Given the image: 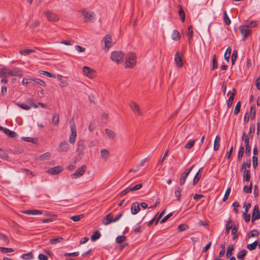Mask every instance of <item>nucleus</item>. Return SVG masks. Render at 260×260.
I'll list each match as a JSON object with an SVG mask.
<instances>
[{
    "label": "nucleus",
    "mask_w": 260,
    "mask_h": 260,
    "mask_svg": "<svg viewBox=\"0 0 260 260\" xmlns=\"http://www.w3.org/2000/svg\"><path fill=\"white\" fill-rule=\"evenodd\" d=\"M136 63V56L134 53H131L125 58V62L124 67L128 68H133Z\"/></svg>",
    "instance_id": "obj_1"
},
{
    "label": "nucleus",
    "mask_w": 260,
    "mask_h": 260,
    "mask_svg": "<svg viewBox=\"0 0 260 260\" xmlns=\"http://www.w3.org/2000/svg\"><path fill=\"white\" fill-rule=\"evenodd\" d=\"M124 54L120 51H115L111 53V59L116 63L122 62L123 59Z\"/></svg>",
    "instance_id": "obj_2"
},
{
    "label": "nucleus",
    "mask_w": 260,
    "mask_h": 260,
    "mask_svg": "<svg viewBox=\"0 0 260 260\" xmlns=\"http://www.w3.org/2000/svg\"><path fill=\"white\" fill-rule=\"evenodd\" d=\"M47 20L51 22H55L59 20V16L52 11H47L44 13Z\"/></svg>",
    "instance_id": "obj_3"
},
{
    "label": "nucleus",
    "mask_w": 260,
    "mask_h": 260,
    "mask_svg": "<svg viewBox=\"0 0 260 260\" xmlns=\"http://www.w3.org/2000/svg\"><path fill=\"white\" fill-rule=\"evenodd\" d=\"M82 13L84 17L85 21L92 22L94 20L95 14L93 12L83 9L82 10Z\"/></svg>",
    "instance_id": "obj_4"
},
{
    "label": "nucleus",
    "mask_w": 260,
    "mask_h": 260,
    "mask_svg": "<svg viewBox=\"0 0 260 260\" xmlns=\"http://www.w3.org/2000/svg\"><path fill=\"white\" fill-rule=\"evenodd\" d=\"M84 149V141L83 140H80L77 143L76 151L78 152V157L81 158L83 156V150Z\"/></svg>",
    "instance_id": "obj_5"
},
{
    "label": "nucleus",
    "mask_w": 260,
    "mask_h": 260,
    "mask_svg": "<svg viewBox=\"0 0 260 260\" xmlns=\"http://www.w3.org/2000/svg\"><path fill=\"white\" fill-rule=\"evenodd\" d=\"M194 165H192L190 168L186 169L184 172H183L179 179V184L180 185H183L185 182L186 179L192 170Z\"/></svg>",
    "instance_id": "obj_6"
},
{
    "label": "nucleus",
    "mask_w": 260,
    "mask_h": 260,
    "mask_svg": "<svg viewBox=\"0 0 260 260\" xmlns=\"http://www.w3.org/2000/svg\"><path fill=\"white\" fill-rule=\"evenodd\" d=\"M71 134L69 138V142L72 144H74L77 136L76 129L74 122L71 125Z\"/></svg>",
    "instance_id": "obj_7"
},
{
    "label": "nucleus",
    "mask_w": 260,
    "mask_h": 260,
    "mask_svg": "<svg viewBox=\"0 0 260 260\" xmlns=\"http://www.w3.org/2000/svg\"><path fill=\"white\" fill-rule=\"evenodd\" d=\"M83 72L84 75L89 78H92L95 76V71L89 67H84L83 68Z\"/></svg>",
    "instance_id": "obj_8"
},
{
    "label": "nucleus",
    "mask_w": 260,
    "mask_h": 260,
    "mask_svg": "<svg viewBox=\"0 0 260 260\" xmlns=\"http://www.w3.org/2000/svg\"><path fill=\"white\" fill-rule=\"evenodd\" d=\"M105 47L107 49V51H109V48L113 45L112 37L110 35H107L103 39Z\"/></svg>",
    "instance_id": "obj_9"
},
{
    "label": "nucleus",
    "mask_w": 260,
    "mask_h": 260,
    "mask_svg": "<svg viewBox=\"0 0 260 260\" xmlns=\"http://www.w3.org/2000/svg\"><path fill=\"white\" fill-rule=\"evenodd\" d=\"M86 169L85 165L82 166L74 174L71 175L72 178H77L82 176Z\"/></svg>",
    "instance_id": "obj_10"
},
{
    "label": "nucleus",
    "mask_w": 260,
    "mask_h": 260,
    "mask_svg": "<svg viewBox=\"0 0 260 260\" xmlns=\"http://www.w3.org/2000/svg\"><path fill=\"white\" fill-rule=\"evenodd\" d=\"M239 30L244 38H247L251 32V30L247 25H243L239 26Z\"/></svg>",
    "instance_id": "obj_11"
},
{
    "label": "nucleus",
    "mask_w": 260,
    "mask_h": 260,
    "mask_svg": "<svg viewBox=\"0 0 260 260\" xmlns=\"http://www.w3.org/2000/svg\"><path fill=\"white\" fill-rule=\"evenodd\" d=\"M241 170L243 173V180L244 181H249L250 178V171L246 170L245 164L242 165Z\"/></svg>",
    "instance_id": "obj_12"
},
{
    "label": "nucleus",
    "mask_w": 260,
    "mask_h": 260,
    "mask_svg": "<svg viewBox=\"0 0 260 260\" xmlns=\"http://www.w3.org/2000/svg\"><path fill=\"white\" fill-rule=\"evenodd\" d=\"M129 107L135 115L138 116H141L142 115V112L140 110V107L136 103L133 102H131L129 103Z\"/></svg>",
    "instance_id": "obj_13"
},
{
    "label": "nucleus",
    "mask_w": 260,
    "mask_h": 260,
    "mask_svg": "<svg viewBox=\"0 0 260 260\" xmlns=\"http://www.w3.org/2000/svg\"><path fill=\"white\" fill-rule=\"evenodd\" d=\"M69 148V146L67 141H64L60 143L57 151L59 152H67Z\"/></svg>",
    "instance_id": "obj_14"
},
{
    "label": "nucleus",
    "mask_w": 260,
    "mask_h": 260,
    "mask_svg": "<svg viewBox=\"0 0 260 260\" xmlns=\"http://www.w3.org/2000/svg\"><path fill=\"white\" fill-rule=\"evenodd\" d=\"M7 74L9 76H22L20 69L17 68L10 71L7 70Z\"/></svg>",
    "instance_id": "obj_15"
},
{
    "label": "nucleus",
    "mask_w": 260,
    "mask_h": 260,
    "mask_svg": "<svg viewBox=\"0 0 260 260\" xmlns=\"http://www.w3.org/2000/svg\"><path fill=\"white\" fill-rule=\"evenodd\" d=\"M63 168L62 167L56 166L48 170L47 172L52 175H56L61 172Z\"/></svg>",
    "instance_id": "obj_16"
},
{
    "label": "nucleus",
    "mask_w": 260,
    "mask_h": 260,
    "mask_svg": "<svg viewBox=\"0 0 260 260\" xmlns=\"http://www.w3.org/2000/svg\"><path fill=\"white\" fill-rule=\"evenodd\" d=\"M176 65L178 68H181L183 66V61L180 56L179 52L178 51L176 53L174 58Z\"/></svg>",
    "instance_id": "obj_17"
},
{
    "label": "nucleus",
    "mask_w": 260,
    "mask_h": 260,
    "mask_svg": "<svg viewBox=\"0 0 260 260\" xmlns=\"http://www.w3.org/2000/svg\"><path fill=\"white\" fill-rule=\"evenodd\" d=\"M111 222H113V218H112V214L111 213L107 214L105 217H104L102 220V223L105 225H107L111 223Z\"/></svg>",
    "instance_id": "obj_18"
},
{
    "label": "nucleus",
    "mask_w": 260,
    "mask_h": 260,
    "mask_svg": "<svg viewBox=\"0 0 260 260\" xmlns=\"http://www.w3.org/2000/svg\"><path fill=\"white\" fill-rule=\"evenodd\" d=\"M236 91L235 88H233L232 89V92L231 95L229 97L228 101H227V107L228 108H230L233 103V101L234 99V97L236 95Z\"/></svg>",
    "instance_id": "obj_19"
},
{
    "label": "nucleus",
    "mask_w": 260,
    "mask_h": 260,
    "mask_svg": "<svg viewBox=\"0 0 260 260\" xmlns=\"http://www.w3.org/2000/svg\"><path fill=\"white\" fill-rule=\"evenodd\" d=\"M140 210V205L138 203L135 202L132 205L131 210L133 214H136Z\"/></svg>",
    "instance_id": "obj_20"
},
{
    "label": "nucleus",
    "mask_w": 260,
    "mask_h": 260,
    "mask_svg": "<svg viewBox=\"0 0 260 260\" xmlns=\"http://www.w3.org/2000/svg\"><path fill=\"white\" fill-rule=\"evenodd\" d=\"M0 130L4 131V132L10 137L14 138L17 136L15 132L12 131L7 128L2 127V129H0Z\"/></svg>",
    "instance_id": "obj_21"
},
{
    "label": "nucleus",
    "mask_w": 260,
    "mask_h": 260,
    "mask_svg": "<svg viewBox=\"0 0 260 260\" xmlns=\"http://www.w3.org/2000/svg\"><path fill=\"white\" fill-rule=\"evenodd\" d=\"M110 155L109 151L107 149H102L101 150V157L102 159L107 160Z\"/></svg>",
    "instance_id": "obj_22"
},
{
    "label": "nucleus",
    "mask_w": 260,
    "mask_h": 260,
    "mask_svg": "<svg viewBox=\"0 0 260 260\" xmlns=\"http://www.w3.org/2000/svg\"><path fill=\"white\" fill-rule=\"evenodd\" d=\"M220 137L219 136H216L214 140L213 149L216 151L219 149L220 147Z\"/></svg>",
    "instance_id": "obj_23"
},
{
    "label": "nucleus",
    "mask_w": 260,
    "mask_h": 260,
    "mask_svg": "<svg viewBox=\"0 0 260 260\" xmlns=\"http://www.w3.org/2000/svg\"><path fill=\"white\" fill-rule=\"evenodd\" d=\"M181 38V36L179 31L177 30H174L172 34V39L173 40H179Z\"/></svg>",
    "instance_id": "obj_24"
},
{
    "label": "nucleus",
    "mask_w": 260,
    "mask_h": 260,
    "mask_svg": "<svg viewBox=\"0 0 260 260\" xmlns=\"http://www.w3.org/2000/svg\"><path fill=\"white\" fill-rule=\"evenodd\" d=\"M233 228V224L232 223L231 219H230L226 223L225 225V234L228 235L230 232V230Z\"/></svg>",
    "instance_id": "obj_25"
},
{
    "label": "nucleus",
    "mask_w": 260,
    "mask_h": 260,
    "mask_svg": "<svg viewBox=\"0 0 260 260\" xmlns=\"http://www.w3.org/2000/svg\"><path fill=\"white\" fill-rule=\"evenodd\" d=\"M202 169V168L200 169L199 170V171L197 172V173L196 174V175H195V176L193 178V184L194 185L198 183V182L199 181V180L201 178V175L200 174V172H201Z\"/></svg>",
    "instance_id": "obj_26"
},
{
    "label": "nucleus",
    "mask_w": 260,
    "mask_h": 260,
    "mask_svg": "<svg viewBox=\"0 0 260 260\" xmlns=\"http://www.w3.org/2000/svg\"><path fill=\"white\" fill-rule=\"evenodd\" d=\"M105 133L107 135V136L109 137V138H110L111 139H114V138L115 137V134L113 132V131H112V130H111L110 129L106 128L105 129Z\"/></svg>",
    "instance_id": "obj_27"
},
{
    "label": "nucleus",
    "mask_w": 260,
    "mask_h": 260,
    "mask_svg": "<svg viewBox=\"0 0 260 260\" xmlns=\"http://www.w3.org/2000/svg\"><path fill=\"white\" fill-rule=\"evenodd\" d=\"M35 52V50L32 49H24L20 51V54H21L22 55L26 56L31 53H34Z\"/></svg>",
    "instance_id": "obj_28"
},
{
    "label": "nucleus",
    "mask_w": 260,
    "mask_h": 260,
    "mask_svg": "<svg viewBox=\"0 0 260 260\" xmlns=\"http://www.w3.org/2000/svg\"><path fill=\"white\" fill-rule=\"evenodd\" d=\"M181 189L179 187H176L175 191V195L178 201H180L181 196Z\"/></svg>",
    "instance_id": "obj_29"
},
{
    "label": "nucleus",
    "mask_w": 260,
    "mask_h": 260,
    "mask_svg": "<svg viewBox=\"0 0 260 260\" xmlns=\"http://www.w3.org/2000/svg\"><path fill=\"white\" fill-rule=\"evenodd\" d=\"M231 49L230 47H229L226 49V51H225V52L224 53V59L228 62L229 61L230 57V55H231Z\"/></svg>",
    "instance_id": "obj_30"
},
{
    "label": "nucleus",
    "mask_w": 260,
    "mask_h": 260,
    "mask_svg": "<svg viewBox=\"0 0 260 260\" xmlns=\"http://www.w3.org/2000/svg\"><path fill=\"white\" fill-rule=\"evenodd\" d=\"M179 14L181 21L184 22L185 20V12L180 6H179Z\"/></svg>",
    "instance_id": "obj_31"
},
{
    "label": "nucleus",
    "mask_w": 260,
    "mask_h": 260,
    "mask_svg": "<svg viewBox=\"0 0 260 260\" xmlns=\"http://www.w3.org/2000/svg\"><path fill=\"white\" fill-rule=\"evenodd\" d=\"M260 218V212H252V218H251V222L252 223H254V222Z\"/></svg>",
    "instance_id": "obj_32"
},
{
    "label": "nucleus",
    "mask_w": 260,
    "mask_h": 260,
    "mask_svg": "<svg viewBox=\"0 0 260 260\" xmlns=\"http://www.w3.org/2000/svg\"><path fill=\"white\" fill-rule=\"evenodd\" d=\"M101 237V234L99 231H95L94 234L91 237V240L92 241H94L98 239H99Z\"/></svg>",
    "instance_id": "obj_33"
},
{
    "label": "nucleus",
    "mask_w": 260,
    "mask_h": 260,
    "mask_svg": "<svg viewBox=\"0 0 260 260\" xmlns=\"http://www.w3.org/2000/svg\"><path fill=\"white\" fill-rule=\"evenodd\" d=\"M15 104L18 106L19 107L26 110H28L30 109L29 106L25 104H20L17 102H14Z\"/></svg>",
    "instance_id": "obj_34"
},
{
    "label": "nucleus",
    "mask_w": 260,
    "mask_h": 260,
    "mask_svg": "<svg viewBox=\"0 0 260 260\" xmlns=\"http://www.w3.org/2000/svg\"><path fill=\"white\" fill-rule=\"evenodd\" d=\"M29 80H32L35 83H36L40 85H42L43 86H45L46 85L45 82L44 81L41 80L40 79L29 78Z\"/></svg>",
    "instance_id": "obj_35"
},
{
    "label": "nucleus",
    "mask_w": 260,
    "mask_h": 260,
    "mask_svg": "<svg viewBox=\"0 0 260 260\" xmlns=\"http://www.w3.org/2000/svg\"><path fill=\"white\" fill-rule=\"evenodd\" d=\"M258 244V241H255L251 244H249L247 245V247L249 250H252L256 248Z\"/></svg>",
    "instance_id": "obj_36"
},
{
    "label": "nucleus",
    "mask_w": 260,
    "mask_h": 260,
    "mask_svg": "<svg viewBox=\"0 0 260 260\" xmlns=\"http://www.w3.org/2000/svg\"><path fill=\"white\" fill-rule=\"evenodd\" d=\"M234 247L233 245H230L228 246L226 253V256L228 258L230 257L232 255V251Z\"/></svg>",
    "instance_id": "obj_37"
},
{
    "label": "nucleus",
    "mask_w": 260,
    "mask_h": 260,
    "mask_svg": "<svg viewBox=\"0 0 260 260\" xmlns=\"http://www.w3.org/2000/svg\"><path fill=\"white\" fill-rule=\"evenodd\" d=\"M242 140L244 141L245 145H248L249 143V138L246 133H243L242 135Z\"/></svg>",
    "instance_id": "obj_38"
},
{
    "label": "nucleus",
    "mask_w": 260,
    "mask_h": 260,
    "mask_svg": "<svg viewBox=\"0 0 260 260\" xmlns=\"http://www.w3.org/2000/svg\"><path fill=\"white\" fill-rule=\"evenodd\" d=\"M223 20L226 25H229L231 24V20L227 15L226 11H224L223 12Z\"/></svg>",
    "instance_id": "obj_39"
},
{
    "label": "nucleus",
    "mask_w": 260,
    "mask_h": 260,
    "mask_svg": "<svg viewBox=\"0 0 260 260\" xmlns=\"http://www.w3.org/2000/svg\"><path fill=\"white\" fill-rule=\"evenodd\" d=\"M39 73L41 74L47 76L48 77L54 78H56V76H55V75H53V74H51V73H50V72H49L48 71H40Z\"/></svg>",
    "instance_id": "obj_40"
},
{
    "label": "nucleus",
    "mask_w": 260,
    "mask_h": 260,
    "mask_svg": "<svg viewBox=\"0 0 260 260\" xmlns=\"http://www.w3.org/2000/svg\"><path fill=\"white\" fill-rule=\"evenodd\" d=\"M62 238H53L50 240V243L52 244H56L57 243H60L62 242Z\"/></svg>",
    "instance_id": "obj_41"
},
{
    "label": "nucleus",
    "mask_w": 260,
    "mask_h": 260,
    "mask_svg": "<svg viewBox=\"0 0 260 260\" xmlns=\"http://www.w3.org/2000/svg\"><path fill=\"white\" fill-rule=\"evenodd\" d=\"M252 188V183L250 182L249 186L245 185L243 188L244 192L246 193H251Z\"/></svg>",
    "instance_id": "obj_42"
},
{
    "label": "nucleus",
    "mask_w": 260,
    "mask_h": 260,
    "mask_svg": "<svg viewBox=\"0 0 260 260\" xmlns=\"http://www.w3.org/2000/svg\"><path fill=\"white\" fill-rule=\"evenodd\" d=\"M247 251L245 249H243L240 251L237 254V257L239 259L243 258L246 254Z\"/></svg>",
    "instance_id": "obj_43"
},
{
    "label": "nucleus",
    "mask_w": 260,
    "mask_h": 260,
    "mask_svg": "<svg viewBox=\"0 0 260 260\" xmlns=\"http://www.w3.org/2000/svg\"><path fill=\"white\" fill-rule=\"evenodd\" d=\"M84 217V214H80L78 215L73 216L70 217V219L74 221H78Z\"/></svg>",
    "instance_id": "obj_44"
},
{
    "label": "nucleus",
    "mask_w": 260,
    "mask_h": 260,
    "mask_svg": "<svg viewBox=\"0 0 260 260\" xmlns=\"http://www.w3.org/2000/svg\"><path fill=\"white\" fill-rule=\"evenodd\" d=\"M241 102L240 101L238 102L236 106H235V110H234V114L235 115H237L239 112H240V108H241Z\"/></svg>",
    "instance_id": "obj_45"
},
{
    "label": "nucleus",
    "mask_w": 260,
    "mask_h": 260,
    "mask_svg": "<svg viewBox=\"0 0 260 260\" xmlns=\"http://www.w3.org/2000/svg\"><path fill=\"white\" fill-rule=\"evenodd\" d=\"M244 152V148L243 146H241L239 148V150L238 152V158L239 160H240L242 157L243 154Z\"/></svg>",
    "instance_id": "obj_46"
},
{
    "label": "nucleus",
    "mask_w": 260,
    "mask_h": 260,
    "mask_svg": "<svg viewBox=\"0 0 260 260\" xmlns=\"http://www.w3.org/2000/svg\"><path fill=\"white\" fill-rule=\"evenodd\" d=\"M195 142H196L195 140H190L189 142H188L187 143H186L185 144V148L186 149L191 148L193 146Z\"/></svg>",
    "instance_id": "obj_47"
},
{
    "label": "nucleus",
    "mask_w": 260,
    "mask_h": 260,
    "mask_svg": "<svg viewBox=\"0 0 260 260\" xmlns=\"http://www.w3.org/2000/svg\"><path fill=\"white\" fill-rule=\"evenodd\" d=\"M142 186H143V185L142 183H139V184H136L133 187H129V190H131V191L138 190L140 189V188H141Z\"/></svg>",
    "instance_id": "obj_48"
},
{
    "label": "nucleus",
    "mask_w": 260,
    "mask_h": 260,
    "mask_svg": "<svg viewBox=\"0 0 260 260\" xmlns=\"http://www.w3.org/2000/svg\"><path fill=\"white\" fill-rule=\"evenodd\" d=\"M237 54H238V52H237V50H234L233 51V53H232V57H231L232 64H234L235 63V60H236L237 57Z\"/></svg>",
    "instance_id": "obj_49"
},
{
    "label": "nucleus",
    "mask_w": 260,
    "mask_h": 260,
    "mask_svg": "<svg viewBox=\"0 0 260 260\" xmlns=\"http://www.w3.org/2000/svg\"><path fill=\"white\" fill-rule=\"evenodd\" d=\"M50 154L49 152H46L39 156V159L41 160H45L50 157Z\"/></svg>",
    "instance_id": "obj_50"
},
{
    "label": "nucleus",
    "mask_w": 260,
    "mask_h": 260,
    "mask_svg": "<svg viewBox=\"0 0 260 260\" xmlns=\"http://www.w3.org/2000/svg\"><path fill=\"white\" fill-rule=\"evenodd\" d=\"M217 68V61L216 59V55H214L212 60V70H214Z\"/></svg>",
    "instance_id": "obj_51"
},
{
    "label": "nucleus",
    "mask_w": 260,
    "mask_h": 260,
    "mask_svg": "<svg viewBox=\"0 0 260 260\" xmlns=\"http://www.w3.org/2000/svg\"><path fill=\"white\" fill-rule=\"evenodd\" d=\"M0 250L4 253L12 252L14 251L13 249L11 248H6L0 247Z\"/></svg>",
    "instance_id": "obj_52"
},
{
    "label": "nucleus",
    "mask_w": 260,
    "mask_h": 260,
    "mask_svg": "<svg viewBox=\"0 0 260 260\" xmlns=\"http://www.w3.org/2000/svg\"><path fill=\"white\" fill-rule=\"evenodd\" d=\"M126 237L124 236H119L116 238V242L117 243H121L124 241Z\"/></svg>",
    "instance_id": "obj_53"
},
{
    "label": "nucleus",
    "mask_w": 260,
    "mask_h": 260,
    "mask_svg": "<svg viewBox=\"0 0 260 260\" xmlns=\"http://www.w3.org/2000/svg\"><path fill=\"white\" fill-rule=\"evenodd\" d=\"M0 240H3L5 242L6 245L9 244L10 241L8 238L4 234L0 233Z\"/></svg>",
    "instance_id": "obj_54"
},
{
    "label": "nucleus",
    "mask_w": 260,
    "mask_h": 260,
    "mask_svg": "<svg viewBox=\"0 0 260 260\" xmlns=\"http://www.w3.org/2000/svg\"><path fill=\"white\" fill-rule=\"evenodd\" d=\"M52 122L55 125H57L59 123V115L55 114L52 117Z\"/></svg>",
    "instance_id": "obj_55"
},
{
    "label": "nucleus",
    "mask_w": 260,
    "mask_h": 260,
    "mask_svg": "<svg viewBox=\"0 0 260 260\" xmlns=\"http://www.w3.org/2000/svg\"><path fill=\"white\" fill-rule=\"evenodd\" d=\"M255 132V126L253 124H252L250 126L249 128V137L252 138L253 136V134Z\"/></svg>",
    "instance_id": "obj_56"
},
{
    "label": "nucleus",
    "mask_w": 260,
    "mask_h": 260,
    "mask_svg": "<svg viewBox=\"0 0 260 260\" xmlns=\"http://www.w3.org/2000/svg\"><path fill=\"white\" fill-rule=\"evenodd\" d=\"M259 235L258 232L256 230H253L251 231L249 235H248V238H250L251 237H256Z\"/></svg>",
    "instance_id": "obj_57"
},
{
    "label": "nucleus",
    "mask_w": 260,
    "mask_h": 260,
    "mask_svg": "<svg viewBox=\"0 0 260 260\" xmlns=\"http://www.w3.org/2000/svg\"><path fill=\"white\" fill-rule=\"evenodd\" d=\"M245 25H247L248 26V28L249 27H256V26H257V22L255 21H251V22H248Z\"/></svg>",
    "instance_id": "obj_58"
},
{
    "label": "nucleus",
    "mask_w": 260,
    "mask_h": 260,
    "mask_svg": "<svg viewBox=\"0 0 260 260\" xmlns=\"http://www.w3.org/2000/svg\"><path fill=\"white\" fill-rule=\"evenodd\" d=\"M188 30L189 31L188 39L189 41H190L193 36L192 27L191 25L188 26Z\"/></svg>",
    "instance_id": "obj_59"
},
{
    "label": "nucleus",
    "mask_w": 260,
    "mask_h": 260,
    "mask_svg": "<svg viewBox=\"0 0 260 260\" xmlns=\"http://www.w3.org/2000/svg\"><path fill=\"white\" fill-rule=\"evenodd\" d=\"M8 76L7 74V70L3 69L0 71V77H5Z\"/></svg>",
    "instance_id": "obj_60"
},
{
    "label": "nucleus",
    "mask_w": 260,
    "mask_h": 260,
    "mask_svg": "<svg viewBox=\"0 0 260 260\" xmlns=\"http://www.w3.org/2000/svg\"><path fill=\"white\" fill-rule=\"evenodd\" d=\"M230 192H231V188L230 187L228 188L225 191V194H224V197L223 199V201H225L228 199Z\"/></svg>",
    "instance_id": "obj_61"
},
{
    "label": "nucleus",
    "mask_w": 260,
    "mask_h": 260,
    "mask_svg": "<svg viewBox=\"0 0 260 260\" xmlns=\"http://www.w3.org/2000/svg\"><path fill=\"white\" fill-rule=\"evenodd\" d=\"M187 228H188V226H187V225H186V224H180V225L178 226V230H179L180 232H182V231H185V230H186Z\"/></svg>",
    "instance_id": "obj_62"
},
{
    "label": "nucleus",
    "mask_w": 260,
    "mask_h": 260,
    "mask_svg": "<svg viewBox=\"0 0 260 260\" xmlns=\"http://www.w3.org/2000/svg\"><path fill=\"white\" fill-rule=\"evenodd\" d=\"M168 152H169V150H168V149H167V150L166 151L165 153H164V156H162V158H161L159 159V161H158V165L161 164V163H162V162L165 160V159L166 157L167 156V155H168Z\"/></svg>",
    "instance_id": "obj_63"
},
{
    "label": "nucleus",
    "mask_w": 260,
    "mask_h": 260,
    "mask_svg": "<svg viewBox=\"0 0 260 260\" xmlns=\"http://www.w3.org/2000/svg\"><path fill=\"white\" fill-rule=\"evenodd\" d=\"M253 166L254 168H256L257 166L258 159L256 156H253L252 157Z\"/></svg>",
    "instance_id": "obj_64"
}]
</instances>
